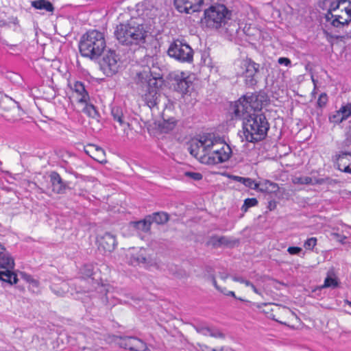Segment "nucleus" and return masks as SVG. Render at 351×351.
<instances>
[{
	"instance_id": "nucleus-1",
	"label": "nucleus",
	"mask_w": 351,
	"mask_h": 351,
	"mask_svg": "<svg viewBox=\"0 0 351 351\" xmlns=\"http://www.w3.org/2000/svg\"><path fill=\"white\" fill-rule=\"evenodd\" d=\"M243 141L257 143L265 138L269 130V123L263 113H256L245 117L242 123Z\"/></svg>"
},
{
	"instance_id": "nucleus-2",
	"label": "nucleus",
	"mask_w": 351,
	"mask_h": 351,
	"mask_svg": "<svg viewBox=\"0 0 351 351\" xmlns=\"http://www.w3.org/2000/svg\"><path fill=\"white\" fill-rule=\"evenodd\" d=\"M147 34L144 25L134 19L118 25L114 31V36L119 43L126 46L144 44Z\"/></svg>"
},
{
	"instance_id": "nucleus-3",
	"label": "nucleus",
	"mask_w": 351,
	"mask_h": 351,
	"mask_svg": "<svg viewBox=\"0 0 351 351\" xmlns=\"http://www.w3.org/2000/svg\"><path fill=\"white\" fill-rule=\"evenodd\" d=\"M106 47L104 34L96 29L84 34L79 43L81 55L91 60L97 59Z\"/></svg>"
},
{
	"instance_id": "nucleus-4",
	"label": "nucleus",
	"mask_w": 351,
	"mask_h": 351,
	"mask_svg": "<svg viewBox=\"0 0 351 351\" xmlns=\"http://www.w3.org/2000/svg\"><path fill=\"white\" fill-rule=\"evenodd\" d=\"M223 145H228L220 138L208 134L201 136L199 140L192 143L189 149L190 154L195 157L212 156L217 152L221 151Z\"/></svg>"
},
{
	"instance_id": "nucleus-5",
	"label": "nucleus",
	"mask_w": 351,
	"mask_h": 351,
	"mask_svg": "<svg viewBox=\"0 0 351 351\" xmlns=\"http://www.w3.org/2000/svg\"><path fill=\"white\" fill-rule=\"evenodd\" d=\"M231 12L223 4L213 5L204 11V23L211 29H219L230 20Z\"/></svg>"
},
{
	"instance_id": "nucleus-6",
	"label": "nucleus",
	"mask_w": 351,
	"mask_h": 351,
	"mask_svg": "<svg viewBox=\"0 0 351 351\" xmlns=\"http://www.w3.org/2000/svg\"><path fill=\"white\" fill-rule=\"evenodd\" d=\"M14 267V258L4 246L0 244V280L10 285L16 284L18 278L12 271Z\"/></svg>"
},
{
	"instance_id": "nucleus-7",
	"label": "nucleus",
	"mask_w": 351,
	"mask_h": 351,
	"mask_svg": "<svg viewBox=\"0 0 351 351\" xmlns=\"http://www.w3.org/2000/svg\"><path fill=\"white\" fill-rule=\"evenodd\" d=\"M162 79L160 73H154L147 67L136 73L135 81L143 89L158 92L159 87L162 84Z\"/></svg>"
},
{
	"instance_id": "nucleus-8",
	"label": "nucleus",
	"mask_w": 351,
	"mask_h": 351,
	"mask_svg": "<svg viewBox=\"0 0 351 351\" xmlns=\"http://www.w3.org/2000/svg\"><path fill=\"white\" fill-rule=\"evenodd\" d=\"M72 89L73 90V97L76 98L77 102L84 104L82 111L91 118L97 119L99 117V113L95 106L88 103L90 97L84 84L77 81L74 83Z\"/></svg>"
},
{
	"instance_id": "nucleus-9",
	"label": "nucleus",
	"mask_w": 351,
	"mask_h": 351,
	"mask_svg": "<svg viewBox=\"0 0 351 351\" xmlns=\"http://www.w3.org/2000/svg\"><path fill=\"white\" fill-rule=\"evenodd\" d=\"M168 55L181 62L191 63L193 60V50L186 43L175 40L169 47Z\"/></svg>"
},
{
	"instance_id": "nucleus-10",
	"label": "nucleus",
	"mask_w": 351,
	"mask_h": 351,
	"mask_svg": "<svg viewBox=\"0 0 351 351\" xmlns=\"http://www.w3.org/2000/svg\"><path fill=\"white\" fill-rule=\"evenodd\" d=\"M23 114L18 103L11 97L5 96L0 99V116L7 121L15 122L21 119Z\"/></svg>"
},
{
	"instance_id": "nucleus-11",
	"label": "nucleus",
	"mask_w": 351,
	"mask_h": 351,
	"mask_svg": "<svg viewBox=\"0 0 351 351\" xmlns=\"http://www.w3.org/2000/svg\"><path fill=\"white\" fill-rule=\"evenodd\" d=\"M121 63L119 55L114 50L109 49L100 62V68L106 76H112L119 71Z\"/></svg>"
},
{
	"instance_id": "nucleus-12",
	"label": "nucleus",
	"mask_w": 351,
	"mask_h": 351,
	"mask_svg": "<svg viewBox=\"0 0 351 351\" xmlns=\"http://www.w3.org/2000/svg\"><path fill=\"white\" fill-rule=\"evenodd\" d=\"M241 73L245 77V83L249 87H254L258 82V73L260 65L250 58H245L241 61Z\"/></svg>"
},
{
	"instance_id": "nucleus-13",
	"label": "nucleus",
	"mask_w": 351,
	"mask_h": 351,
	"mask_svg": "<svg viewBox=\"0 0 351 351\" xmlns=\"http://www.w3.org/2000/svg\"><path fill=\"white\" fill-rule=\"evenodd\" d=\"M222 150L213 154L212 156H200V162L206 165H217L226 162L232 155L229 145H223Z\"/></svg>"
},
{
	"instance_id": "nucleus-14",
	"label": "nucleus",
	"mask_w": 351,
	"mask_h": 351,
	"mask_svg": "<svg viewBox=\"0 0 351 351\" xmlns=\"http://www.w3.org/2000/svg\"><path fill=\"white\" fill-rule=\"evenodd\" d=\"M204 0H174L176 8L180 12L191 14L200 10Z\"/></svg>"
},
{
	"instance_id": "nucleus-15",
	"label": "nucleus",
	"mask_w": 351,
	"mask_h": 351,
	"mask_svg": "<svg viewBox=\"0 0 351 351\" xmlns=\"http://www.w3.org/2000/svg\"><path fill=\"white\" fill-rule=\"evenodd\" d=\"M119 345L121 347L132 351H145L147 350V345L143 341L132 336L121 337Z\"/></svg>"
},
{
	"instance_id": "nucleus-16",
	"label": "nucleus",
	"mask_w": 351,
	"mask_h": 351,
	"mask_svg": "<svg viewBox=\"0 0 351 351\" xmlns=\"http://www.w3.org/2000/svg\"><path fill=\"white\" fill-rule=\"evenodd\" d=\"M99 250L105 252H112L117 245L116 236L110 232H105L98 236L97 239Z\"/></svg>"
},
{
	"instance_id": "nucleus-17",
	"label": "nucleus",
	"mask_w": 351,
	"mask_h": 351,
	"mask_svg": "<svg viewBox=\"0 0 351 351\" xmlns=\"http://www.w3.org/2000/svg\"><path fill=\"white\" fill-rule=\"evenodd\" d=\"M333 160L339 170L351 173V152H340L333 156Z\"/></svg>"
},
{
	"instance_id": "nucleus-18",
	"label": "nucleus",
	"mask_w": 351,
	"mask_h": 351,
	"mask_svg": "<svg viewBox=\"0 0 351 351\" xmlns=\"http://www.w3.org/2000/svg\"><path fill=\"white\" fill-rule=\"evenodd\" d=\"M111 114L114 121L121 128L123 133L128 134V132L131 130L130 124L128 121V117L124 115L122 109L120 107H113L111 110Z\"/></svg>"
},
{
	"instance_id": "nucleus-19",
	"label": "nucleus",
	"mask_w": 351,
	"mask_h": 351,
	"mask_svg": "<svg viewBox=\"0 0 351 351\" xmlns=\"http://www.w3.org/2000/svg\"><path fill=\"white\" fill-rule=\"evenodd\" d=\"M347 0H323L320 1L319 6L324 10H328V12L325 16L326 21L332 20L334 17L332 12L338 9Z\"/></svg>"
},
{
	"instance_id": "nucleus-20",
	"label": "nucleus",
	"mask_w": 351,
	"mask_h": 351,
	"mask_svg": "<svg viewBox=\"0 0 351 351\" xmlns=\"http://www.w3.org/2000/svg\"><path fill=\"white\" fill-rule=\"evenodd\" d=\"M184 75V74L182 73L180 77L178 75L176 77V85L175 89L182 95H186L193 89V85L189 77Z\"/></svg>"
},
{
	"instance_id": "nucleus-21",
	"label": "nucleus",
	"mask_w": 351,
	"mask_h": 351,
	"mask_svg": "<svg viewBox=\"0 0 351 351\" xmlns=\"http://www.w3.org/2000/svg\"><path fill=\"white\" fill-rule=\"evenodd\" d=\"M249 104L246 102L245 98L241 97L237 101H236L234 106V114L236 118L242 119L244 120L245 117L248 114H252L251 110L248 107Z\"/></svg>"
},
{
	"instance_id": "nucleus-22",
	"label": "nucleus",
	"mask_w": 351,
	"mask_h": 351,
	"mask_svg": "<svg viewBox=\"0 0 351 351\" xmlns=\"http://www.w3.org/2000/svg\"><path fill=\"white\" fill-rule=\"evenodd\" d=\"M49 177L53 191L58 194L64 193L68 186L67 183L62 179L59 173L53 171Z\"/></svg>"
},
{
	"instance_id": "nucleus-23",
	"label": "nucleus",
	"mask_w": 351,
	"mask_h": 351,
	"mask_svg": "<svg viewBox=\"0 0 351 351\" xmlns=\"http://www.w3.org/2000/svg\"><path fill=\"white\" fill-rule=\"evenodd\" d=\"M85 152L92 158L99 162H106L105 152L100 147L95 145H88L85 148Z\"/></svg>"
},
{
	"instance_id": "nucleus-24",
	"label": "nucleus",
	"mask_w": 351,
	"mask_h": 351,
	"mask_svg": "<svg viewBox=\"0 0 351 351\" xmlns=\"http://www.w3.org/2000/svg\"><path fill=\"white\" fill-rule=\"evenodd\" d=\"M256 190L262 193H276L278 191V185L268 180H263L257 182Z\"/></svg>"
},
{
	"instance_id": "nucleus-25",
	"label": "nucleus",
	"mask_w": 351,
	"mask_h": 351,
	"mask_svg": "<svg viewBox=\"0 0 351 351\" xmlns=\"http://www.w3.org/2000/svg\"><path fill=\"white\" fill-rule=\"evenodd\" d=\"M144 94V100L147 105L150 108H153L158 105L160 100V95L158 91L145 90Z\"/></svg>"
},
{
	"instance_id": "nucleus-26",
	"label": "nucleus",
	"mask_w": 351,
	"mask_h": 351,
	"mask_svg": "<svg viewBox=\"0 0 351 351\" xmlns=\"http://www.w3.org/2000/svg\"><path fill=\"white\" fill-rule=\"evenodd\" d=\"M351 114V104L342 106L337 112V115L332 117V121L341 123Z\"/></svg>"
},
{
	"instance_id": "nucleus-27",
	"label": "nucleus",
	"mask_w": 351,
	"mask_h": 351,
	"mask_svg": "<svg viewBox=\"0 0 351 351\" xmlns=\"http://www.w3.org/2000/svg\"><path fill=\"white\" fill-rule=\"evenodd\" d=\"M51 290L58 296L62 297L69 291V285L66 282L61 281L59 283H53Z\"/></svg>"
},
{
	"instance_id": "nucleus-28",
	"label": "nucleus",
	"mask_w": 351,
	"mask_h": 351,
	"mask_svg": "<svg viewBox=\"0 0 351 351\" xmlns=\"http://www.w3.org/2000/svg\"><path fill=\"white\" fill-rule=\"evenodd\" d=\"M276 304L274 303H261L257 305V308L260 309L263 308L262 311L267 316V317L272 319L273 320H275L276 322H279L281 324L287 325V323L277 318L276 315H274V313H272V311H270L271 307H269V306Z\"/></svg>"
},
{
	"instance_id": "nucleus-29",
	"label": "nucleus",
	"mask_w": 351,
	"mask_h": 351,
	"mask_svg": "<svg viewBox=\"0 0 351 351\" xmlns=\"http://www.w3.org/2000/svg\"><path fill=\"white\" fill-rule=\"evenodd\" d=\"M246 99V102L249 104L248 107L252 110L261 109L262 106V101L258 99V96L256 94H251L250 95H244L242 97Z\"/></svg>"
},
{
	"instance_id": "nucleus-30",
	"label": "nucleus",
	"mask_w": 351,
	"mask_h": 351,
	"mask_svg": "<svg viewBox=\"0 0 351 351\" xmlns=\"http://www.w3.org/2000/svg\"><path fill=\"white\" fill-rule=\"evenodd\" d=\"M148 218L151 220L152 223L154 222L157 224H165L169 221V216L165 212H156L149 215Z\"/></svg>"
},
{
	"instance_id": "nucleus-31",
	"label": "nucleus",
	"mask_w": 351,
	"mask_h": 351,
	"mask_svg": "<svg viewBox=\"0 0 351 351\" xmlns=\"http://www.w3.org/2000/svg\"><path fill=\"white\" fill-rule=\"evenodd\" d=\"M32 6L38 10H45L47 12H53L54 7L47 0H36L32 1Z\"/></svg>"
},
{
	"instance_id": "nucleus-32",
	"label": "nucleus",
	"mask_w": 351,
	"mask_h": 351,
	"mask_svg": "<svg viewBox=\"0 0 351 351\" xmlns=\"http://www.w3.org/2000/svg\"><path fill=\"white\" fill-rule=\"evenodd\" d=\"M269 307H271L270 311H272V313L276 315V317L280 320H282V315L291 313V310L289 308L277 304L276 305L269 306Z\"/></svg>"
},
{
	"instance_id": "nucleus-33",
	"label": "nucleus",
	"mask_w": 351,
	"mask_h": 351,
	"mask_svg": "<svg viewBox=\"0 0 351 351\" xmlns=\"http://www.w3.org/2000/svg\"><path fill=\"white\" fill-rule=\"evenodd\" d=\"M232 178L234 181L242 183L246 187H248L250 189L256 190V188L258 187L257 182H256L255 180L252 178L237 176H234Z\"/></svg>"
},
{
	"instance_id": "nucleus-34",
	"label": "nucleus",
	"mask_w": 351,
	"mask_h": 351,
	"mask_svg": "<svg viewBox=\"0 0 351 351\" xmlns=\"http://www.w3.org/2000/svg\"><path fill=\"white\" fill-rule=\"evenodd\" d=\"M132 224L136 229L147 232L150 230L152 221L147 217L143 220L132 222Z\"/></svg>"
},
{
	"instance_id": "nucleus-35",
	"label": "nucleus",
	"mask_w": 351,
	"mask_h": 351,
	"mask_svg": "<svg viewBox=\"0 0 351 351\" xmlns=\"http://www.w3.org/2000/svg\"><path fill=\"white\" fill-rule=\"evenodd\" d=\"M176 125V120L174 118H171L163 121L159 125L160 129L162 132L168 133L171 131Z\"/></svg>"
},
{
	"instance_id": "nucleus-36",
	"label": "nucleus",
	"mask_w": 351,
	"mask_h": 351,
	"mask_svg": "<svg viewBox=\"0 0 351 351\" xmlns=\"http://www.w3.org/2000/svg\"><path fill=\"white\" fill-rule=\"evenodd\" d=\"M130 262L133 265H139L141 263H145L146 258L141 254L137 253L132 254L130 258Z\"/></svg>"
},
{
	"instance_id": "nucleus-37",
	"label": "nucleus",
	"mask_w": 351,
	"mask_h": 351,
	"mask_svg": "<svg viewBox=\"0 0 351 351\" xmlns=\"http://www.w3.org/2000/svg\"><path fill=\"white\" fill-rule=\"evenodd\" d=\"M258 204V200L256 198H247L244 201V204L241 207V210L246 212L249 208Z\"/></svg>"
},
{
	"instance_id": "nucleus-38",
	"label": "nucleus",
	"mask_w": 351,
	"mask_h": 351,
	"mask_svg": "<svg viewBox=\"0 0 351 351\" xmlns=\"http://www.w3.org/2000/svg\"><path fill=\"white\" fill-rule=\"evenodd\" d=\"M93 265H84L80 269L81 274L84 277H92L94 274Z\"/></svg>"
},
{
	"instance_id": "nucleus-39",
	"label": "nucleus",
	"mask_w": 351,
	"mask_h": 351,
	"mask_svg": "<svg viewBox=\"0 0 351 351\" xmlns=\"http://www.w3.org/2000/svg\"><path fill=\"white\" fill-rule=\"evenodd\" d=\"M343 4H346L343 7V10L348 15L347 19L343 20V23L348 25L351 22V1L347 0L346 3H343Z\"/></svg>"
},
{
	"instance_id": "nucleus-40",
	"label": "nucleus",
	"mask_w": 351,
	"mask_h": 351,
	"mask_svg": "<svg viewBox=\"0 0 351 351\" xmlns=\"http://www.w3.org/2000/svg\"><path fill=\"white\" fill-rule=\"evenodd\" d=\"M293 182L300 184H313V179L308 176L297 177L294 178Z\"/></svg>"
},
{
	"instance_id": "nucleus-41",
	"label": "nucleus",
	"mask_w": 351,
	"mask_h": 351,
	"mask_svg": "<svg viewBox=\"0 0 351 351\" xmlns=\"http://www.w3.org/2000/svg\"><path fill=\"white\" fill-rule=\"evenodd\" d=\"M236 241L230 239L228 237H219V245L221 246H232L235 244Z\"/></svg>"
},
{
	"instance_id": "nucleus-42",
	"label": "nucleus",
	"mask_w": 351,
	"mask_h": 351,
	"mask_svg": "<svg viewBox=\"0 0 351 351\" xmlns=\"http://www.w3.org/2000/svg\"><path fill=\"white\" fill-rule=\"evenodd\" d=\"M317 241L315 237L308 239L304 243V247L306 250H313L314 247L317 245Z\"/></svg>"
},
{
	"instance_id": "nucleus-43",
	"label": "nucleus",
	"mask_w": 351,
	"mask_h": 351,
	"mask_svg": "<svg viewBox=\"0 0 351 351\" xmlns=\"http://www.w3.org/2000/svg\"><path fill=\"white\" fill-rule=\"evenodd\" d=\"M206 245L208 246H212L214 248L219 247V237L217 235L210 237Z\"/></svg>"
},
{
	"instance_id": "nucleus-44",
	"label": "nucleus",
	"mask_w": 351,
	"mask_h": 351,
	"mask_svg": "<svg viewBox=\"0 0 351 351\" xmlns=\"http://www.w3.org/2000/svg\"><path fill=\"white\" fill-rule=\"evenodd\" d=\"M333 18H335V19H332V21H331V25L332 26L338 27L339 26L348 25L347 24L343 23V21L342 20L343 18H342L341 16H340V15H334Z\"/></svg>"
},
{
	"instance_id": "nucleus-45",
	"label": "nucleus",
	"mask_w": 351,
	"mask_h": 351,
	"mask_svg": "<svg viewBox=\"0 0 351 351\" xmlns=\"http://www.w3.org/2000/svg\"><path fill=\"white\" fill-rule=\"evenodd\" d=\"M338 285V282L335 278H332L330 276H328L325 280L324 287H337Z\"/></svg>"
},
{
	"instance_id": "nucleus-46",
	"label": "nucleus",
	"mask_w": 351,
	"mask_h": 351,
	"mask_svg": "<svg viewBox=\"0 0 351 351\" xmlns=\"http://www.w3.org/2000/svg\"><path fill=\"white\" fill-rule=\"evenodd\" d=\"M184 175L193 180H200L202 179V175L198 172L186 171L184 173Z\"/></svg>"
},
{
	"instance_id": "nucleus-47",
	"label": "nucleus",
	"mask_w": 351,
	"mask_h": 351,
	"mask_svg": "<svg viewBox=\"0 0 351 351\" xmlns=\"http://www.w3.org/2000/svg\"><path fill=\"white\" fill-rule=\"evenodd\" d=\"M209 335L210 337H215V338H221V339L225 338V335L223 332H221L220 330H219L218 329H216V328H210V330L209 332Z\"/></svg>"
},
{
	"instance_id": "nucleus-48",
	"label": "nucleus",
	"mask_w": 351,
	"mask_h": 351,
	"mask_svg": "<svg viewBox=\"0 0 351 351\" xmlns=\"http://www.w3.org/2000/svg\"><path fill=\"white\" fill-rule=\"evenodd\" d=\"M328 101V96L326 93H322L318 99H317V106L320 108H322L326 106V103Z\"/></svg>"
},
{
	"instance_id": "nucleus-49",
	"label": "nucleus",
	"mask_w": 351,
	"mask_h": 351,
	"mask_svg": "<svg viewBox=\"0 0 351 351\" xmlns=\"http://www.w3.org/2000/svg\"><path fill=\"white\" fill-rule=\"evenodd\" d=\"M194 328L198 333H201L204 335H209V332L210 330V328L208 326H195Z\"/></svg>"
},
{
	"instance_id": "nucleus-50",
	"label": "nucleus",
	"mask_w": 351,
	"mask_h": 351,
	"mask_svg": "<svg viewBox=\"0 0 351 351\" xmlns=\"http://www.w3.org/2000/svg\"><path fill=\"white\" fill-rule=\"evenodd\" d=\"M287 251L290 254L295 255L298 254L302 251V248L299 247H289Z\"/></svg>"
},
{
	"instance_id": "nucleus-51",
	"label": "nucleus",
	"mask_w": 351,
	"mask_h": 351,
	"mask_svg": "<svg viewBox=\"0 0 351 351\" xmlns=\"http://www.w3.org/2000/svg\"><path fill=\"white\" fill-rule=\"evenodd\" d=\"M278 62L280 64H284L285 66L291 65V60L287 58H284V57L280 58L278 60Z\"/></svg>"
},
{
	"instance_id": "nucleus-52",
	"label": "nucleus",
	"mask_w": 351,
	"mask_h": 351,
	"mask_svg": "<svg viewBox=\"0 0 351 351\" xmlns=\"http://www.w3.org/2000/svg\"><path fill=\"white\" fill-rule=\"evenodd\" d=\"M208 278L211 280V282H212L213 285L215 286V287L217 289L220 290L219 287L217 285V281H216L215 276L211 274V275L209 276Z\"/></svg>"
},
{
	"instance_id": "nucleus-53",
	"label": "nucleus",
	"mask_w": 351,
	"mask_h": 351,
	"mask_svg": "<svg viewBox=\"0 0 351 351\" xmlns=\"http://www.w3.org/2000/svg\"><path fill=\"white\" fill-rule=\"evenodd\" d=\"M343 147H349L350 146H351V137L350 138H347L343 143Z\"/></svg>"
},
{
	"instance_id": "nucleus-54",
	"label": "nucleus",
	"mask_w": 351,
	"mask_h": 351,
	"mask_svg": "<svg viewBox=\"0 0 351 351\" xmlns=\"http://www.w3.org/2000/svg\"><path fill=\"white\" fill-rule=\"evenodd\" d=\"M232 280L234 281H236V282H239L241 283H243L244 282V278H243L242 277H239V276H234L232 277Z\"/></svg>"
},
{
	"instance_id": "nucleus-55",
	"label": "nucleus",
	"mask_w": 351,
	"mask_h": 351,
	"mask_svg": "<svg viewBox=\"0 0 351 351\" xmlns=\"http://www.w3.org/2000/svg\"><path fill=\"white\" fill-rule=\"evenodd\" d=\"M219 276L221 279L226 280L228 278V274L226 272H221V273H219Z\"/></svg>"
},
{
	"instance_id": "nucleus-56",
	"label": "nucleus",
	"mask_w": 351,
	"mask_h": 351,
	"mask_svg": "<svg viewBox=\"0 0 351 351\" xmlns=\"http://www.w3.org/2000/svg\"><path fill=\"white\" fill-rule=\"evenodd\" d=\"M226 295H230L236 298L235 293L234 291H229L225 293Z\"/></svg>"
},
{
	"instance_id": "nucleus-57",
	"label": "nucleus",
	"mask_w": 351,
	"mask_h": 351,
	"mask_svg": "<svg viewBox=\"0 0 351 351\" xmlns=\"http://www.w3.org/2000/svg\"><path fill=\"white\" fill-rule=\"evenodd\" d=\"M252 290L254 291V293H256V294H261L259 291L256 289V287L252 284V285L251 286Z\"/></svg>"
},
{
	"instance_id": "nucleus-58",
	"label": "nucleus",
	"mask_w": 351,
	"mask_h": 351,
	"mask_svg": "<svg viewBox=\"0 0 351 351\" xmlns=\"http://www.w3.org/2000/svg\"><path fill=\"white\" fill-rule=\"evenodd\" d=\"M243 283L245 284L247 287H251L252 285V283L247 280H244V282Z\"/></svg>"
},
{
	"instance_id": "nucleus-59",
	"label": "nucleus",
	"mask_w": 351,
	"mask_h": 351,
	"mask_svg": "<svg viewBox=\"0 0 351 351\" xmlns=\"http://www.w3.org/2000/svg\"><path fill=\"white\" fill-rule=\"evenodd\" d=\"M316 183H317V184H322V183H324L323 179L317 180L316 181Z\"/></svg>"
},
{
	"instance_id": "nucleus-60",
	"label": "nucleus",
	"mask_w": 351,
	"mask_h": 351,
	"mask_svg": "<svg viewBox=\"0 0 351 351\" xmlns=\"http://www.w3.org/2000/svg\"><path fill=\"white\" fill-rule=\"evenodd\" d=\"M346 303L351 307V302L346 300Z\"/></svg>"
},
{
	"instance_id": "nucleus-61",
	"label": "nucleus",
	"mask_w": 351,
	"mask_h": 351,
	"mask_svg": "<svg viewBox=\"0 0 351 351\" xmlns=\"http://www.w3.org/2000/svg\"><path fill=\"white\" fill-rule=\"evenodd\" d=\"M211 351H217V350H216V349L213 348V349H211Z\"/></svg>"
}]
</instances>
